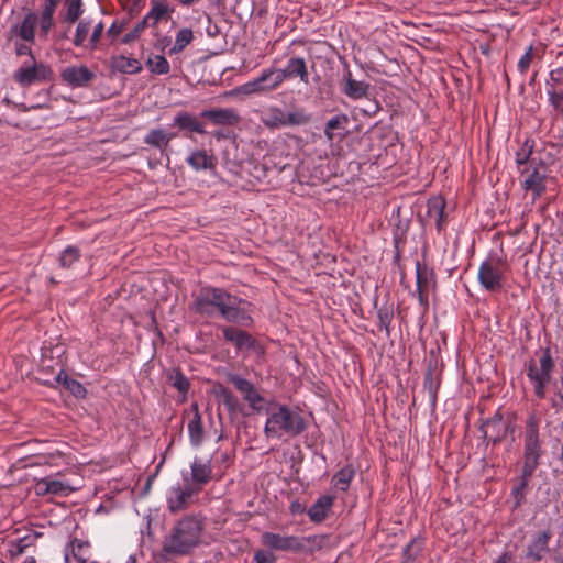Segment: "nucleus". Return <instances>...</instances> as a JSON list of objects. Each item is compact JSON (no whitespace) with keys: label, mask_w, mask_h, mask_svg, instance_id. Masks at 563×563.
<instances>
[{"label":"nucleus","mask_w":563,"mask_h":563,"mask_svg":"<svg viewBox=\"0 0 563 563\" xmlns=\"http://www.w3.org/2000/svg\"><path fill=\"white\" fill-rule=\"evenodd\" d=\"M541 416L536 410L530 411L523 421L521 431L523 449L520 475L515 481L510 492L514 500L512 510L521 508L527 503L526 495L529 489V483L537 468L541 465L542 457L545 454L541 434Z\"/></svg>","instance_id":"obj_1"},{"label":"nucleus","mask_w":563,"mask_h":563,"mask_svg":"<svg viewBox=\"0 0 563 563\" xmlns=\"http://www.w3.org/2000/svg\"><path fill=\"white\" fill-rule=\"evenodd\" d=\"M242 302L245 301L231 295L224 288L203 286L194 296L190 310L208 318L218 312L228 322L250 327L253 324V318L245 309L238 306Z\"/></svg>","instance_id":"obj_2"},{"label":"nucleus","mask_w":563,"mask_h":563,"mask_svg":"<svg viewBox=\"0 0 563 563\" xmlns=\"http://www.w3.org/2000/svg\"><path fill=\"white\" fill-rule=\"evenodd\" d=\"M205 529L203 520L195 515H187L176 521L164 537L157 558L168 562L176 556H185L201 542Z\"/></svg>","instance_id":"obj_3"},{"label":"nucleus","mask_w":563,"mask_h":563,"mask_svg":"<svg viewBox=\"0 0 563 563\" xmlns=\"http://www.w3.org/2000/svg\"><path fill=\"white\" fill-rule=\"evenodd\" d=\"M265 412L268 415L264 427V433L267 438H297L306 431L307 420L297 411H294L287 405L269 401Z\"/></svg>","instance_id":"obj_4"},{"label":"nucleus","mask_w":563,"mask_h":563,"mask_svg":"<svg viewBox=\"0 0 563 563\" xmlns=\"http://www.w3.org/2000/svg\"><path fill=\"white\" fill-rule=\"evenodd\" d=\"M540 368L538 369L537 363L531 358L527 364V376L533 384L534 395L539 399L545 397V388L551 380V373L555 367L554 360L549 346L540 349Z\"/></svg>","instance_id":"obj_5"},{"label":"nucleus","mask_w":563,"mask_h":563,"mask_svg":"<svg viewBox=\"0 0 563 563\" xmlns=\"http://www.w3.org/2000/svg\"><path fill=\"white\" fill-rule=\"evenodd\" d=\"M284 82L279 68L272 66L263 69L261 75L253 80L236 87L231 95H266L277 90Z\"/></svg>","instance_id":"obj_6"},{"label":"nucleus","mask_w":563,"mask_h":563,"mask_svg":"<svg viewBox=\"0 0 563 563\" xmlns=\"http://www.w3.org/2000/svg\"><path fill=\"white\" fill-rule=\"evenodd\" d=\"M507 269V262L500 257L484 261L478 269L481 286L489 292H499L503 288L504 275Z\"/></svg>","instance_id":"obj_7"},{"label":"nucleus","mask_w":563,"mask_h":563,"mask_svg":"<svg viewBox=\"0 0 563 563\" xmlns=\"http://www.w3.org/2000/svg\"><path fill=\"white\" fill-rule=\"evenodd\" d=\"M13 79L22 87H30L36 82H49L54 80L52 67L43 62L32 60L18 68L13 74Z\"/></svg>","instance_id":"obj_8"},{"label":"nucleus","mask_w":563,"mask_h":563,"mask_svg":"<svg viewBox=\"0 0 563 563\" xmlns=\"http://www.w3.org/2000/svg\"><path fill=\"white\" fill-rule=\"evenodd\" d=\"M222 334L224 341L233 344L238 352L252 351L258 356L265 355V347L246 330L228 325L222 327Z\"/></svg>","instance_id":"obj_9"},{"label":"nucleus","mask_w":563,"mask_h":563,"mask_svg":"<svg viewBox=\"0 0 563 563\" xmlns=\"http://www.w3.org/2000/svg\"><path fill=\"white\" fill-rule=\"evenodd\" d=\"M526 178L522 181V188L531 191L534 197H540L547 189V163L539 158L536 164H530L518 169Z\"/></svg>","instance_id":"obj_10"},{"label":"nucleus","mask_w":563,"mask_h":563,"mask_svg":"<svg viewBox=\"0 0 563 563\" xmlns=\"http://www.w3.org/2000/svg\"><path fill=\"white\" fill-rule=\"evenodd\" d=\"M552 531L547 528L531 534L523 553V559L528 563H540L551 552L550 542Z\"/></svg>","instance_id":"obj_11"},{"label":"nucleus","mask_w":563,"mask_h":563,"mask_svg":"<svg viewBox=\"0 0 563 563\" xmlns=\"http://www.w3.org/2000/svg\"><path fill=\"white\" fill-rule=\"evenodd\" d=\"M190 476H188V474H183V479L200 493L205 486L213 479L211 461L195 459L190 465Z\"/></svg>","instance_id":"obj_12"},{"label":"nucleus","mask_w":563,"mask_h":563,"mask_svg":"<svg viewBox=\"0 0 563 563\" xmlns=\"http://www.w3.org/2000/svg\"><path fill=\"white\" fill-rule=\"evenodd\" d=\"M435 288V273L432 268H429L426 264L417 261L416 263V291L419 303L428 309L429 307V290L430 287Z\"/></svg>","instance_id":"obj_13"},{"label":"nucleus","mask_w":563,"mask_h":563,"mask_svg":"<svg viewBox=\"0 0 563 563\" xmlns=\"http://www.w3.org/2000/svg\"><path fill=\"white\" fill-rule=\"evenodd\" d=\"M504 418L505 415L501 411V408H498L492 417L481 419L478 429L482 433L483 440L487 444L492 443L495 446L505 440L503 432Z\"/></svg>","instance_id":"obj_14"},{"label":"nucleus","mask_w":563,"mask_h":563,"mask_svg":"<svg viewBox=\"0 0 563 563\" xmlns=\"http://www.w3.org/2000/svg\"><path fill=\"white\" fill-rule=\"evenodd\" d=\"M227 382L232 384L234 388L243 395V399L249 402L254 411L258 413L262 411V407L257 406V404L264 401V397L257 391L251 380L238 374L229 373L227 375Z\"/></svg>","instance_id":"obj_15"},{"label":"nucleus","mask_w":563,"mask_h":563,"mask_svg":"<svg viewBox=\"0 0 563 563\" xmlns=\"http://www.w3.org/2000/svg\"><path fill=\"white\" fill-rule=\"evenodd\" d=\"M442 383V369L439 368L438 360L431 357L428 361L423 375V389L428 391L430 408L434 410L438 404V393Z\"/></svg>","instance_id":"obj_16"},{"label":"nucleus","mask_w":563,"mask_h":563,"mask_svg":"<svg viewBox=\"0 0 563 563\" xmlns=\"http://www.w3.org/2000/svg\"><path fill=\"white\" fill-rule=\"evenodd\" d=\"M197 494H199V492L186 482L183 486L178 484L177 486L172 487L167 497V508L169 512L177 514L187 509L191 497Z\"/></svg>","instance_id":"obj_17"},{"label":"nucleus","mask_w":563,"mask_h":563,"mask_svg":"<svg viewBox=\"0 0 563 563\" xmlns=\"http://www.w3.org/2000/svg\"><path fill=\"white\" fill-rule=\"evenodd\" d=\"M199 118L222 126H234L241 121L240 114L233 108L206 109L199 113Z\"/></svg>","instance_id":"obj_18"},{"label":"nucleus","mask_w":563,"mask_h":563,"mask_svg":"<svg viewBox=\"0 0 563 563\" xmlns=\"http://www.w3.org/2000/svg\"><path fill=\"white\" fill-rule=\"evenodd\" d=\"M96 78V74L87 66H68L60 73V79L71 88L87 87Z\"/></svg>","instance_id":"obj_19"},{"label":"nucleus","mask_w":563,"mask_h":563,"mask_svg":"<svg viewBox=\"0 0 563 563\" xmlns=\"http://www.w3.org/2000/svg\"><path fill=\"white\" fill-rule=\"evenodd\" d=\"M284 81L299 78L305 85L310 84L307 62L301 56H291L284 68H279Z\"/></svg>","instance_id":"obj_20"},{"label":"nucleus","mask_w":563,"mask_h":563,"mask_svg":"<svg viewBox=\"0 0 563 563\" xmlns=\"http://www.w3.org/2000/svg\"><path fill=\"white\" fill-rule=\"evenodd\" d=\"M369 84L363 80L353 78L351 70L346 66L344 69L341 91L352 100H358L367 97L369 91Z\"/></svg>","instance_id":"obj_21"},{"label":"nucleus","mask_w":563,"mask_h":563,"mask_svg":"<svg viewBox=\"0 0 563 563\" xmlns=\"http://www.w3.org/2000/svg\"><path fill=\"white\" fill-rule=\"evenodd\" d=\"M445 208L446 201L441 195L432 196L427 201V217L434 219L435 228L439 233L445 230L449 222Z\"/></svg>","instance_id":"obj_22"},{"label":"nucleus","mask_w":563,"mask_h":563,"mask_svg":"<svg viewBox=\"0 0 563 563\" xmlns=\"http://www.w3.org/2000/svg\"><path fill=\"white\" fill-rule=\"evenodd\" d=\"M212 395L219 404L225 407L229 416L232 417L242 411V405L238 397L222 383L217 382L213 384Z\"/></svg>","instance_id":"obj_23"},{"label":"nucleus","mask_w":563,"mask_h":563,"mask_svg":"<svg viewBox=\"0 0 563 563\" xmlns=\"http://www.w3.org/2000/svg\"><path fill=\"white\" fill-rule=\"evenodd\" d=\"M34 489L38 496H68L74 490L67 483L55 479L51 476L37 479Z\"/></svg>","instance_id":"obj_24"},{"label":"nucleus","mask_w":563,"mask_h":563,"mask_svg":"<svg viewBox=\"0 0 563 563\" xmlns=\"http://www.w3.org/2000/svg\"><path fill=\"white\" fill-rule=\"evenodd\" d=\"M38 22L37 13L29 11L20 24H14L10 27V33L21 37L29 43L35 42V29Z\"/></svg>","instance_id":"obj_25"},{"label":"nucleus","mask_w":563,"mask_h":563,"mask_svg":"<svg viewBox=\"0 0 563 563\" xmlns=\"http://www.w3.org/2000/svg\"><path fill=\"white\" fill-rule=\"evenodd\" d=\"M90 544L88 541L73 538L64 549L65 563H86V552Z\"/></svg>","instance_id":"obj_26"},{"label":"nucleus","mask_w":563,"mask_h":563,"mask_svg":"<svg viewBox=\"0 0 563 563\" xmlns=\"http://www.w3.org/2000/svg\"><path fill=\"white\" fill-rule=\"evenodd\" d=\"M189 410L192 413V418L188 422V433L190 443L194 446H199L203 442L205 431L198 404L192 402L190 405Z\"/></svg>","instance_id":"obj_27"},{"label":"nucleus","mask_w":563,"mask_h":563,"mask_svg":"<svg viewBox=\"0 0 563 563\" xmlns=\"http://www.w3.org/2000/svg\"><path fill=\"white\" fill-rule=\"evenodd\" d=\"M198 118L199 115L196 117L187 111H179L174 118L173 125L184 132L206 134L205 123L200 122Z\"/></svg>","instance_id":"obj_28"},{"label":"nucleus","mask_w":563,"mask_h":563,"mask_svg":"<svg viewBox=\"0 0 563 563\" xmlns=\"http://www.w3.org/2000/svg\"><path fill=\"white\" fill-rule=\"evenodd\" d=\"M334 499L335 497L330 495L320 496L307 511L309 519L314 523L324 521L331 511Z\"/></svg>","instance_id":"obj_29"},{"label":"nucleus","mask_w":563,"mask_h":563,"mask_svg":"<svg viewBox=\"0 0 563 563\" xmlns=\"http://www.w3.org/2000/svg\"><path fill=\"white\" fill-rule=\"evenodd\" d=\"M349 117L345 113H339L328 120L324 134L327 139L332 142L335 139H343L347 133Z\"/></svg>","instance_id":"obj_30"},{"label":"nucleus","mask_w":563,"mask_h":563,"mask_svg":"<svg viewBox=\"0 0 563 563\" xmlns=\"http://www.w3.org/2000/svg\"><path fill=\"white\" fill-rule=\"evenodd\" d=\"M175 8L170 7L166 0H151V9L146 16L151 21V27H155L161 21H168L174 13Z\"/></svg>","instance_id":"obj_31"},{"label":"nucleus","mask_w":563,"mask_h":563,"mask_svg":"<svg viewBox=\"0 0 563 563\" xmlns=\"http://www.w3.org/2000/svg\"><path fill=\"white\" fill-rule=\"evenodd\" d=\"M110 68L112 73L134 75L142 71L143 67L136 58L114 55L110 58Z\"/></svg>","instance_id":"obj_32"},{"label":"nucleus","mask_w":563,"mask_h":563,"mask_svg":"<svg viewBox=\"0 0 563 563\" xmlns=\"http://www.w3.org/2000/svg\"><path fill=\"white\" fill-rule=\"evenodd\" d=\"M189 166L195 170L201 169H216L217 157L212 153H208L206 150L194 151L186 159Z\"/></svg>","instance_id":"obj_33"},{"label":"nucleus","mask_w":563,"mask_h":563,"mask_svg":"<svg viewBox=\"0 0 563 563\" xmlns=\"http://www.w3.org/2000/svg\"><path fill=\"white\" fill-rule=\"evenodd\" d=\"M409 225H410V220L409 219H404V234L402 232H396L394 234V257H393V264L394 266H396L401 275V280L404 279V271H405V267L401 263V257H402V246L406 244L407 242V233H408V230H409Z\"/></svg>","instance_id":"obj_34"},{"label":"nucleus","mask_w":563,"mask_h":563,"mask_svg":"<svg viewBox=\"0 0 563 563\" xmlns=\"http://www.w3.org/2000/svg\"><path fill=\"white\" fill-rule=\"evenodd\" d=\"M377 309L378 330L384 331L386 338L390 336V325L394 320L395 307L393 302L386 301L380 307H377V301L374 302Z\"/></svg>","instance_id":"obj_35"},{"label":"nucleus","mask_w":563,"mask_h":563,"mask_svg":"<svg viewBox=\"0 0 563 563\" xmlns=\"http://www.w3.org/2000/svg\"><path fill=\"white\" fill-rule=\"evenodd\" d=\"M53 380L56 384H62L76 398H85L87 395L85 386L79 380L68 376L64 369H60Z\"/></svg>","instance_id":"obj_36"},{"label":"nucleus","mask_w":563,"mask_h":563,"mask_svg":"<svg viewBox=\"0 0 563 563\" xmlns=\"http://www.w3.org/2000/svg\"><path fill=\"white\" fill-rule=\"evenodd\" d=\"M355 473L356 472H355V468L353 467V465H351V464L345 465L344 467L340 468L339 471H336L333 474V476L331 478L332 486L340 492H343V493L347 492L350 488L351 482L355 476Z\"/></svg>","instance_id":"obj_37"},{"label":"nucleus","mask_w":563,"mask_h":563,"mask_svg":"<svg viewBox=\"0 0 563 563\" xmlns=\"http://www.w3.org/2000/svg\"><path fill=\"white\" fill-rule=\"evenodd\" d=\"M40 537H42L41 532L29 531L25 536L18 538L15 540H11L9 542V552L11 556L22 554L25 551V549L34 545Z\"/></svg>","instance_id":"obj_38"},{"label":"nucleus","mask_w":563,"mask_h":563,"mask_svg":"<svg viewBox=\"0 0 563 563\" xmlns=\"http://www.w3.org/2000/svg\"><path fill=\"white\" fill-rule=\"evenodd\" d=\"M533 151L534 140L527 137L520 148L516 152V164L518 169L538 162L537 158L532 157Z\"/></svg>","instance_id":"obj_39"},{"label":"nucleus","mask_w":563,"mask_h":563,"mask_svg":"<svg viewBox=\"0 0 563 563\" xmlns=\"http://www.w3.org/2000/svg\"><path fill=\"white\" fill-rule=\"evenodd\" d=\"M65 14L62 22L73 24L79 20L84 13L82 0H64Z\"/></svg>","instance_id":"obj_40"},{"label":"nucleus","mask_w":563,"mask_h":563,"mask_svg":"<svg viewBox=\"0 0 563 563\" xmlns=\"http://www.w3.org/2000/svg\"><path fill=\"white\" fill-rule=\"evenodd\" d=\"M424 539L420 536L411 539V541L402 550L401 563H413L423 550Z\"/></svg>","instance_id":"obj_41"},{"label":"nucleus","mask_w":563,"mask_h":563,"mask_svg":"<svg viewBox=\"0 0 563 563\" xmlns=\"http://www.w3.org/2000/svg\"><path fill=\"white\" fill-rule=\"evenodd\" d=\"M261 542L271 550L286 551L287 536L265 531L262 533Z\"/></svg>","instance_id":"obj_42"},{"label":"nucleus","mask_w":563,"mask_h":563,"mask_svg":"<svg viewBox=\"0 0 563 563\" xmlns=\"http://www.w3.org/2000/svg\"><path fill=\"white\" fill-rule=\"evenodd\" d=\"M144 143L164 152L168 147V137L162 129H152L144 137Z\"/></svg>","instance_id":"obj_43"},{"label":"nucleus","mask_w":563,"mask_h":563,"mask_svg":"<svg viewBox=\"0 0 563 563\" xmlns=\"http://www.w3.org/2000/svg\"><path fill=\"white\" fill-rule=\"evenodd\" d=\"M194 32L190 27L180 29L176 34L174 46L169 49V55L183 52L186 46L194 41Z\"/></svg>","instance_id":"obj_44"},{"label":"nucleus","mask_w":563,"mask_h":563,"mask_svg":"<svg viewBox=\"0 0 563 563\" xmlns=\"http://www.w3.org/2000/svg\"><path fill=\"white\" fill-rule=\"evenodd\" d=\"M167 380L183 395H186L190 388L189 379L180 368H173L167 375Z\"/></svg>","instance_id":"obj_45"},{"label":"nucleus","mask_w":563,"mask_h":563,"mask_svg":"<svg viewBox=\"0 0 563 563\" xmlns=\"http://www.w3.org/2000/svg\"><path fill=\"white\" fill-rule=\"evenodd\" d=\"M330 539L329 534H312L303 537V544L306 547L305 553L312 554L316 551L322 550Z\"/></svg>","instance_id":"obj_46"},{"label":"nucleus","mask_w":563,"mask_h":563,"mask_svg":"<svg viewBox=\"0 0 563 563\" xmlns=\"http://www.w3.org/2000/svg\"><path fill=\"white\" fill-rule=\"evenodd\" d=\"M81 257L80 250L77 246L68 245L59 255L60 267L70 268Z\"/></svg>","instance_id":"obj_47"},{"label":"nucleus","mask_w":563,"mask_h":563,"mask_svg":"<svg viewBox=\"0 0 563 563\" xmlns=\"http://www.w3.org/2000/svg\"><path fill=\"white\" fill-rule=\"evenodd\" d=\"M286 112L278 108L272 107L268 112V119L264 121L265 125L272 129L285 126Z\"/></svg>","instance_id":"obj_48"},{"label":"nucleus","mask_w":563,"mask_h":563,"mask_svg":"<svg viewBox=\"0 0 563 563\" xmlns=\"http://www.w3.org/2000/svg\"><path fill=\"white\" fill-rule=\"evenodd\" d=\"M90 24L91 23L88 20H81L78 22L76 32H75V36L73 40V43L75 46H77V47L84 46V44L87 40L89 30H90Z\"/></svg>","instance_id":"obj_49"},{"label":"nucleus","mask_w":563,"mask_h":563,"mask_svg":"<svg viewBox=\"0 0 563 563\" xmlns=\"http://www.w3.org/2000/svg\"><path fill=\"white\" fill-rule=\"evenodd\" d=\"M309 122V117L303 110L286 112L285 126L303 125Z\"/></svg>","instance_id":"obj_50"},{"label":"nucleus","mask_w":563,"mask_h":563,"mask_svg":"<svg viewBox=\"0 0 563 563\" xmlns=\"http://www.w3.org/2000/svg\"><path fill=\"white\" fill-rule=\"evenodd\" d=\"M154 68H152V74L154 75H167L170 71L169 62L163 55L154 56Z\"/></svg>","instance_id":"obj_51"},{"label":"nucleus","mask_w":563,"mask_h":563,"mask_svg":"<svg viewBox=\"0 0 563 563\" xmlns=\"http://www.w3.org/2000/svg\"><path fill=\"white\" fill-rule=\"evenodd\" d=\"M306 547L303 544V537L287 536L286 551L294 553H305Z\"/></svg>","instance_id":"obj_52"},{"label":"nucleus","mask_w":563,"mask_h":563,"mask_svg":"<svg viewBox=\"0 0 563 563\" xmlns=\"http://www.w3.org/2000/svg\"><path fill=\"white\" fill-rule=\"evenodd\" d=\"M549 102L556 113L563 115V91L549 90Z\"/></svg>","instance_id":"obj_53"},{"label":"nucleus","mask_w":563,"mask_h":563,"mask_svg":"<svg viewBox=\"0 0 563 563\" xmlns=\"http://www.w3.org/2000/svg\"><path fill=\"white\" fill-rule=\"evenodd\" d=\"M130 16L129 18H125V19H122L120 21L115 20L111 26L108 29V36L111 37V40L113 41L115 37H118L123 30H125V27L128 26L129 22H130Z\"/></svg>","instance_id":"obj_54"},{"label":"nucleus","mask_w":563,"mask_h":563,"mask_svg":"<svg viewBox=\"0 0 563 563\" xmlns=\"http://www.w3.org/2000/svg\"><path fill=\"white\" fill-rule=\"evenodd\" d=\"M533 59V47L530 45L527 52L521 56L518 62V69L521 74H526L530 67V64Z\"/></svg>","instance_id":"obj_55"},{"label":"nucleus","mask_w":563,"mask_h":563,"mask_svg":"<svg viewBox=\"0 0 563 563\" xmlns=\"http://www.w3.org/2000/svg\"><path fill=\"white\" fill-rule=\"evenodd\" d=\"M276 560L277 558L274 553L264 550H257L254 554L255 563H275Z\"/></svg>","instance_id":"obj_56"},{"label":"nucleus","mask_w":563,"mask_h":563,"mask_svg":"<svg viewBox=\"0 0 563 563\" xmlns=\"http://www.w3.org/2000/svg\"><path fill=\"white\" fill-rule=\"evenodd\" d=\"M104 24L102 21L97 23L93 27L92 34L90 36V47L95 48L99 43L101 35L103 33Z\"/></svg>","instance_id":"obj_57"},{"label":"nucleus","mask_w":563,"mask_h":563,"mask_svg":"<svg viewBox=\"0 0 563 563\" xmlns=\"http://www.w3.org/2000/svg\"><path fill=\"white\" fill-rule=\"evenodd\" d=\"M38 22H40L41 34L43 36H46L48 34V32L51 31V29L54 26V19L40 15Z\"/></svg>","instance_id":"obj_58"},{"label":"nucleus","mask_w":563,"mask_h":563,"mask_svg":"<svg viewBox=\"0 0 563 563\" xmlns=\"http://www.w3.org/2000/svg\"><path fill=\"white\" fill-rule=\"evenodd\" d=\"M15 54L18 56L27 55V56H30L31 60L35 59L31 46H29L24 43H15Z\"/></svg>","instance_id":"obj_59"},{"label":"nucleus","mask_w":563,"mask_h":563,"mask_svg":"<svg viewBox=\"0 0 563 563\" xmlns=\"http://www.w3.org/2000/svg\"><path fill=\"white\" fill-rule=\"evenodd\" d=\"M503 432H504V439H506L508 435H510L511 441H515L514 434L516 432V422L503 420Z\"/></svg>","instance_id":"obj_60"},{"label":"nucleus","mask_w":563,"mask_h":563,"mask_svg":"<svg viewBox=\"0 0 563 563\" xmlns=\"http://www.w3.org/2000/svg\"><path fill=\"white\" fill-rule=\"evenodd\" d=\"M144 0H132L130 8L128 9V14L130 18L137 15L143 9Z\"/></svg>","instance_id":"obj_61"},{"label":"nucleus","mask_w":563,"mask_h":563,"mask_svg":"<svg viewBox=\"0 0 563 563\" xmlns=\"http://www.w3.org/2000/svg\"><path fill=\"white\" fill-rule=\"evenodd\" d=\"M232 135H233L232 132L225 131V130H222V129H219V130H216V131L212 132V136L216 140H227V139H230Z\"/></svg>","instance_id":"obj_62"},{"label":"nucleus","mask_w":563,"mask_h":563,"mask_svg":"<svg viewBox=\"0 0 563 563\" xmlns=\"http://www.w3.org/2000/svg\"><path fill=\"white\" fill-rule=\"evenodd\" d=\"M563 77V67H558L556 69H553L550 71V78L556 84H562V80H559L558 78Z\"/></svg>","instance_id":"obj_63"},{"label":"nucleus","mask_w":563,"mask_h":563,"mask_svg":"<svg viewBox=\"0 0 563 563\" xmlns=\"http://www.w3.org/2000/svg\"><path fill=\"white\" fill-rule=\"evenodd\" d=\"M512 555L509 551L503 552L494 563H509Z\"/></svg>","instance_id":"obj_64"}]
</instances>
